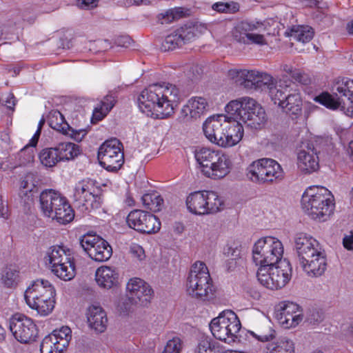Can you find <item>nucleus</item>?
I'll return each instance as SVG.
<instances>
[{"mask_svg": "<svg viewBox=\"0 0 353 353\" xmlns=\"http://www.w3.org/2000/svg\"><path fill=\"white\" fill-rule=\"evenodd\" d=\"M179 97V90L175 85L154 83L141 92L138 98V105L140 110L147 116L164 119L174 113Z\"/></svg>", "mask_w": 353, "mask_h": 353, "instance_id": "f257e3e1", "label": "nucleus"}, {"mask_svg": "<svg viewBox=\"0 0 353 353\" xmlns=\"http://www.w3.org/2000/svg\"><path fill=\"white\" fill-rule=\"evenodd\" d=\"M301 208L310 219L325 221L335 208L334 196L332 192L322 185H310L303 192Z\"/></svg>", "mask_w": 353, "mask_h": 353, "instance_id": "f03ea898", "label": "nucleus"}, {"mask_svg": "<svg viewBox=\"0 0 353 353\" xmlns=\"http://www.w3.org/2000/svg\"><path fill=\"white\" fill-rule=\"evenodd\" d=\"M221 116L209 117L203 125L205 137L212 143L222 148L232 147L243 138V126L230 125L226 120L221 123Z\"/></svg>", "mask_w": 353, "mask_h": 353, "instance_id": "7ed1b4c3", "label": "nucleus"}, {"mask_svg": "<svg viewBox=\"0 0 353 353\" xmlns=\"http://www.w3.org/2000/svg\"><path fill=\"white\" fill-rule=\"evenodd\" d=\"M194 156L201 172L208 178L221 179L230 172V159L221 150L201 148L195 150Z\"/></svg>", "mask_w": 353, "mask_h": 353, "instance_id": "20e7f679", "label": "nucleus"}, {"mask_svg": "<svg viewBox=\"0 0 353 353\" xmlns=\"http://www.w3.org/2000/svg\"><path fill=\"white\" fill-rule=\"evenodd\" d=\"M272 100L285 112L292 120H300L305 125V118L302 117V99L297 85H285L280 83L274 88H270Z\"/></svg>", "mask_w": 353, "mask_h": 353, "instance_id": "39448f33", "label": "nucleus"}, {"mask_svg": "<svg viewBox=\"0 0 353 353\" xmlns=\"http://www.w3.org/2000/svg\"><path fill=\"white\" fill-rule=\"evenodd\" d=\"M334 90L346 97L347 102L342 103L336 94L327 92L315 97L314 101L332 110L340 109L345 115L353 117V79L343 78L337 81Z\"/></svg>", "mask_w": 353, "mask_h": 353, "instance_id": "423d86ee", "label": "nucleus"}, {"mask_svg": "<svg viewBox=\"0 0 353 353\" xmlns=\"http://www.w3.org/2000/svg\"><path fill=\"white\" fill-rule=\"evenodd\" d=\"M186 290L192 297L205 299L213 295L214 288L208 267L202 261H196L186 279Z\"/></svg>", "mask_w": 353, "mask_h": 353, "instance_id": "0eeeda50", "label": "nucleus"}, {"mask_svg": "<svg viewBox=\"0 0 353 353\" xmlns=\"http://www.w3.org/2000/svg\"><path fill=\"white\" fill-rule=\"evenodd\" d=\"M292 266L284 259L276 264L259 266L256 271L259 282L267 289L276 290L285 287L292 278Z\"/></svg>", "mask_w": 353, "mask_h": 353, "instance_id": "6e6552de", "label": "nucleus"}, {"mask_svg": "<svg viewBox=\"0 0 353 353\" xmlns=\"http://www.w3.org/2000/svg\"><path fill=\"white\" fill-rule=\"evenodd\" d=\"M247 177L259 184L280 182L285 177L282 166L276 160L262 158L253 161L247 168Z\"/></svg>", "mask_w": 353, "mask_h": 353, "instance_id": "1a4fd4ad", "label": "nucleus"}, {"mask_svg": "<svg viewBox=\"0 0 353 353\" xmlns=\"http://www.w3.org/2000/svg\"><path fill=\"white\" fill-rule=\"evenodd\" d=\"M210 328L213 336L225 342H241V335L238 334L241 323L237 315L232 310H225L217 317L214 318L210 323Z\"/></svg>", "mask_w": 353, "mask_h": 353, "instance_id": "9d476101", "label": "nucleus"}, {"mask_svg": "<svg viewBox=\"0 0 353 353\" xmlns=\"http://www.w3.org/2000/svg\"><path fill=\"white\" fill-rule=\"evenodd\" d=\"M284 248L276 237L268 236L259 239L252 248V260L256 265H271L283 261Z\"/></svg>", "mask_w": 353, "mask_h": 353, "instance_id": "9b49d317", "label": "nucleus"}, {"mask_svg": "<svg viewBox=\"0 0 353 353\" xmlns=\"http://www.w3.org/2000/svg\"><path fill=\"white\" fill-rule=\"evenodd\" d=\"M188 210L194 214H214L223 209L224 202L214 191H198L186 199Z\"/></svg>", "mask_w": 353, "mask_h": 353, "instance_id": "f8f14e48", "label": "nucleus"}, {"mask_svg": "<svg viewBox=\"0 0 353 353\" xmlns=\"http://www.w3.org/2000/svg\"><path fill=\"white\" fill-rule=\"evenodd\" d=\"M122 143L116 138L105 141L98 151L100 165L108 171L117 172L124 163Z\"/></svg>", "mask_w": 353, "mask_h": 353, "instance_id": "ddd939ff", "label": "nucleus"}, {"mask_svg": "<svg viewBox=\"0 0 353 353\" xmlns=\"http://www.w3.org/2000/svg\"><path fill=\"white\" fill-rule=\"evenodd\" d=\"M80 245L88 256L96 261H106L112 254L108 241L99 236L84 235L80 239Z\"/></svg>", "mask_w": 353, "mask_h": 353, "instance_id": "4468645a", "label": "nucleus"}, {"mask_svg": "<svg viewBox=\"0 0 353 353\" xmlns=\"http://www.w3.org/2000/svg\"><path fill=\"white\" fill-rule=\"evenodd\" d=\"M126 222L130 228L141 233L153 234L161 228V222L156 216L141 210L131 211Z\"/></svg>", "mask_w": 353, "mask_h": 353, "instance_id": "2eb2a0df", "label": "nucleus"}, {"mask_svg": "<svg viewBox=\"0 0 353 353\" xmlns=\"http://www.w3.org/2000/svg\"><path fill=\"white\" fill-rule=\"evenodd\" d=\"M10 330L15 339L22 343L34 341L38 334L37 326L32 320L19 313L11 317Z\"/></svg>", "mask_w": 353, "mask_h": 353, "instance_id": "dca6fc26", "label": "nucleus"}, {"mask_svg": "<svg viewBox=\"0 0 353 353\" xmlns=\"http://www.w3.org/2000/svg\"><path fill=\"white\" fill-rule=\"evenodd\" d=\"M275 316L285 329L295 327L303 320L301 307L291 301L281 302L276 310Z\"/></svg>", "mask_w": 353, "mask_h": 353, "instance_id": "f3484780", "label": "nucleus"}, {"mask_svg": "<svg viewBox=\"0 0 353 353\" xmlns=\"http://www.w3.org/2000/svg\"><path fill=\"white\" fill-rule=\"evenodd\" d=\"M71 338V330L67 326L54 330L43 339L40 346L41 353H62L68 346Z\"/></svg>", "mask_w": 353, "mask_h": 353, "instance_id": "a211bd4d", "label": "nucleus"}, {"mask_svg": "<svg viewBox=\"0 0 353 353\" xmlns=\"http://www.w3.org/2000/svg\"><path fill=\"white\" fill-rule=\"evenodd\" d=\"M267 120L264 108L254 99L244 97V123L252 129H261Z\"/></svg>", "mask_w": 353, "mask_h": 353, "instance_id": "6ab92c4d", "label": "nucleus"}, {"mask_svg": "<svg viewBox=\"0 0 353 353\" xmlns=\"http://www.w3.org/2000/svg\"><path fill=\"white\" fill-rule=\"evenodd\" d=\"M296 166L303 175L312 174L319 169V158L313 146H307L297 152Z\"/></svg>", "mask_w": 353, "mask_h": 353, "instance_id": "aec40b11", "label": "nucleus"}, {"mask_svg": "<svg viewBox=\"0 0 353 353\" xmlns=\"http://www.w3.org/2000/svg\"><path fill=\"white\" fill-rule=\"evenodd\" d=\"M195 37V28L192 26H182L168 34L161 45L163 51H170L182 47Z\"/></svg>", "mask_w": 353, "mask_h": 353, "instance_id": "412c9836", "label": "nucleus"}, {"mask_svg": "<svg viewBox=\"0 0 353 353\" xmlns=\"http://www.w3.org/2000/svg\"><path fill=\"white\" fill-rule=\"evenodd\" d=\"M294 250L299 261L323 249L320 243L312 236L304 232L297 233L294 238Z\"/></svg>", "mask_w": 353, "mask_h": 353, "instance_id": "4be33fe9", "label": "nucleus"}, {"mask_svg": "<svg viewBox=\"0 0 353 353\" xmlns=\"http://www.w3.org/2000/svg\"><path fill=\"white\" fill-rule=\"evenodd\" d=\"M303 272L310 277H318L324 274L327 268V259L324 249L316 252L299 261Z\"/></svg>", "mask_w": 353, "mask_h": 353, "instance_id": "5701e85b", "label": "nucleus"}, {"mask_svg": "<svg viewBox=\"0 0 353 353\" xmlns=\"http://www.w3.org/2000/svg\"><path fill=\"white\" fill-rule=\"evenodd\" d=\"M49 125L63 134L70 135L76 141H81L85 136L84 130L76 131L65 122L63 114L58 110H52L49 114Z\"/></svg>", "mask_w": 353, "mask_h": 353, "instance_id": "b1692460", "label": "nucleus"}, {"mask_svg": "<svg viewBox=\"0 0 353 353\" xmlns=\"http://www.w3.org/2000/svg\"><path fill=\"white\" fill-rule=\"evenodd\" d=\"M264 86L269 89L270 94V88H274L273 78L270 74L244 69V88L257 90Z\"/></svg>", "mask_w": 353, "mask_h": 353, "instance_id": "393cba45", "label": "nucleus"}, {"mask_svg": "<svg viewBox=\"0 0 353 353\" xmlns=\"http://www.w3.org/2000/svg\"><path fill=\"white\" fill-rule=\"evenodd\" d=\"M63 196L53 190H45L39 196L40 208L43 214L49 218L53 216L57 208L62 204Z\"/></svg>", "mask_w": 353, "mask_h": 353, "instance_id": "a878e982", "label": "nucleus"}, {"mask_svg": "<svg viewBox=\"0 0 353 353\" xmlns=\"http://www.w3.org/2000/svg\"><path fill=\"white\" fill-rule=\"evenodd\" d=\"M209 109L207 99L202 97H193L190 99L182 110L184 119L188 118L196 119L205 114Z\"/></svg>", "mask_w": 353, "mask_h": 353, "instance_id": "bb28decb", "label": "nucleus"}, {"mask_svg": "<svg viewBox=\"0 0 353 353\" xmlns=\"http://www.w3.org/2000/svg\"><path fill=\"white\" fill-rule=\"evenodd\" d=\"M86 314L89 327L92 330L97 333H102L106 330L108 317L106 312L101 306H90Z\"/></svg>", "mask_w": 353, "mask_h": 353, "instance_id": "cd10ccee", "label": "nucleus"}, {"mask_svg": "<svg viewBox=\"0 0 353 353\" xmlns=\"http://www.w3.org/2000/svg\"><path fill=\"white\" fill-rule=\"evenodd\" d=\"M56 292L53 285L47 280L41 279L34 281L28 288L24 294L26 301L37 299L40 296H55Z\"/></svg>", "mask_w": 353, "mask_h": 353, "instance_id": "c85d7f7f", "label": "nucleus"}, {"mask_svg": "<svg viewBox=\"0 0 353 353\" xmlns=\"http://www.w3.org/2000/svg\"><path fill=\"white\" fill-rule=\"evenodd\" d=\"M38 192V181L33 173L26 174L20 182L19 195L25 203L32 201L34 194Z\"/></svg>", "mask_w": 353, "mask_h": 353, "instance_id": "c756f323", "label": "nucleus"}, {"mask_svg": "<svg viewBox=\"0 0 353 353\" xmlns=\"http://www.w3.org/2000/svg\"><path fill=\"white\" fill-rule=\"evenodd\" d=\"M95 280L101 288L110 289L118 284L119 274L110 267L101 266L96 271Z\"/></svg>", "mask_w": 353, "mask_h": 353, "instance_id": "7c9ffc66", "label": "nucleus"}, {"mask_svg": "<svg viewBox=\"0 0 353 353\" xmlns=\"http://www.w3.org/2000/svg\"><path fill=\"white\" fill-rule=\"evenodd\" d=\"M27 304L42 316H47L52 312L55 304V296H40L32 301H26Z\"/></svg>", "mask_w": 353, "mask_h": 353, "instance_id": "2f4dec72", "label": "nucleus"}, {"mask_svg": "<svg viewBox=\"0 0 353 353\" xmlns=\"http://www.w3.org/2000/svg\"><path fill=\"white\" fill-rule=\"evenodd\" d=\"M225 112L227 115L225 117L226 121L230 123L233 121L232 125H237L242 126L241 120L243 117V99H238L230 101L225 106Z\"/></svg>", "mask_w": 353, "mask_h": 353, "instance_id": "473e14b6", "label": "nucleus"}, {"mask_svg": "<svg viewBox=\"0 0 353 353\" xmlns=\"http://www.w3.org/2000/svg\"><path fill=\"white\" fill-rule=\"evenodd\" d=\"M61 203L62 204L57 208L53 213V216L50 218L56 219L61 224H66L73 220L74 214L71 206L64 197Z\"/></svg>", "mask_w": 353, "mask_h": 353, "instance_id": "72a5a7b5", "label": "nucleus"}, {"mask_svg": "<svg viewBox=\"0 0 353 353\" xmlns=\"http://www.w3.org/2000/svg\"><path fill=\"white\" fill-rule=\"evenodd\" d=\"M224 347L217 341L209 337L200 339L195 353H224Z\"/></svg>", "mask_w": 353, "mask_h": 353, "instance_id": "f704fd0d", "label": "nucleus"}, {"mask_svg": "<svg viewBox=\"0 0 353 353\" xmlns=\"http://www.w3.org/2000/svg\"><path fill=\"white\" fill-rule=\"evenodd\" d=\"M190 10L181 7L169 9L158 15V21L161 24H168L189 15Z\"/></svg>", "mask_w": 353, "mask_h": 353, "instance_id": "c9c22d12", "label": "nucleus"}, {"mask_svg": "<svg viewBox=\"0 0 353 353\" xmlns=\"http://www.w3.org/2000/svg\"><path fill=\"white\" fill-rule=\"evenodd\" d=\"M293 341L284 336L279 338L276 342L268 345L267 353H294Z\"/></svg>", "mask_w": 353, "mask_h": 353, "instance_id": "e433bc0d", "label": "nucleus"}, {"mask_svg": "<svg viewBox=\"0 0 353 353\" xmlns=\"http://www.w3.org/2000/svg\"><path fill=\"white\" fill-rule=\"evenodd\" d=\"M290 37L302 43H307L314 36L313 29L308 26H293L290 29Z\"/></svg>", "mask_w": 353, "mask_h": 353, "instance_id": "4c0bfd02", "label": "nucleus"}, {"mask_svg": "<svg viewBox=\"0 0 353 353\" xmlns=\"http://www.w3.org/2000/svg\"><path fill=\"white\" fill-rule=\"evenodd\" d=\"M56 148L59 152L60 161L73 159L80 153L79 146L70 142L60 143Z\"/></svg>", "mask_w": 353, "mask_h": 353, "instance_id": "58836bf2", "label": "nucleus"}, {"mask_svg": "<svg viewBox=\"0 0 353 353\" xmlns=\"http://www.w3.org/2000/svg\"><path fill=\"white\" fill-rule=\"evenodd\" d=\"M48 262H65L69 263V261L72 260L69 250H65L63 247L56 245L52 246L47 252Z\"/></svg>", "mask_w": 353, "mask_h": 353, "instance_id": "ea45409f", "label": "nucleus"}, {"mask_svg": "<svg viewBox=\"0 0 353 353\" xmlns=\"http://www.w3.org/2000/svg\"><path fill=\"white\" fill-rule=\"evenodd\" d=\"M154 292L149 284L144 285L129 299L131 302L141 306H146L151 301Z\"/></svg>", "mask_w": 353, "mask_h": 353, "instance_id": "a19ab883", "label": "nucleus"}, {"mask_svg": "<svg viewBox=\"0 0 353 353\" xmlns=\"http://www.w3.org/2000/svg\"><path fill=\"white\" fill-rule=\"evenodd\" d=\"M114 97L111 95H107L104 97L99 105L94 108L92 121H101L113 108L114 105Z\"/></svg>", "mask_w": 353, "mask_h": 353, "instance_id": "79ce46f5", "label": "nucleus"}, {"mask_svg": "<svg viewBox=\"0 0 353 353\" xmlns=\"http://www.w3.org/2000/svg\"><path fill=\"white\" fill-rule=\"evenodd\" d=\"M60 279L68 281L74 279L76 274L75 265L72 259L69 261V263L65 264L58 268L52 269V272Z\"/></svg>", "mask_w": 353, "mask_h": 353, "instance_id": "37998d69", "label": "nucleus"}, {"mask_svg": "<svg viewBox=\"0 0 353 353\" xmlns=\"http://www.w3.org/2000/svg\"><path fill=\"white\" fill-rule=\"evenodd\" d=\"M56 147L43 149L39 154L40 161L46 167H53L60 161Z\"/></svg>", "mask_w": 353, "mask_h": 353, "instance_id": "c03bdc74", "label": "nucleus"}, {"mask_svg": "<svg viewBox=\"0 0 353 353\" xmlns=\"http://www.w3.org/2000/svg\"><path fill=\"white\" fill-rule=\"evenodd\" d=\"M142 201L144 206L152 212L160 211L163 204V199L157 192L144 194Z\"/></svg>", "mask_w": 353, "mask_h": 353, "instance_id": "a18cd8bd", "label": "nucleus"}, {"mask_svg": "<svg viewBox=\"0 0 353 353\" xmlns=\"http://www.w3.org/2000/svg\"><path fill=\"white\" fill-rule=\"evenodd\" d=\"M19 271L14 267H7L2 274L1 281L7 288H12L17 285Z\"/></svg>", "mask_w": 353, "mask_h": 353, "instance_id": "49530a36", "label": "nucleus"}, {"mask_svg": "<svg viewBox=\"0 0 353 353\" xmlns=\"http://www.w3.org/2000/svg\"><path fill=\"white\" fill-rule=\"evenodd\" d=\"M282 68L283 71L291 77L295 81L302 84H306L307 83L308 78L301 70L294 67L291 64H284Z\"/></svg>", "mask_w": 353, "mask_h": 353, "instance_id": "de8ad7c7", "label": "nucleus"}, {"mask_svg": "<svg viewBox=\"0 0 353 353\" xmlns=\"http://www.w3.org/2000/svg\"><path fill=\"white\" fill-rule=\"evenodd\" d=\"M87 194H92L89 190V183L85 181L79 182L74 188V197L79 204L85 200Z\"/></svg>", "mask_w": 353, "mask_h": 353, "instance_id": "09e8293b", "label": "nucleus"}, {"mask_svg": "<svg viewBox=\"0 0 353 353\" xmlns=\"http://www.w3.org/2000/svg\"><path fill=\"white\" fill-rule=\"evenodd\" d=\"M212 8L221 13H234L239 10V5L234 2H217L212 5Z\"/></svg>", "mask_w": 353, "mask_h": 353, "instance_id": "8fccbe9b", "label": "nucleus"}, {"mask_svg": "<svg viewBox=\"0 0 353 353\" xmlns=\"http://www.w3.org/2000/svg\"><path fill=\"white\" fill-rule=\"evenodd\" d=\"M260 297L261 293L256 288L247 287L244 289V299H246L248 303L244 302V306L251 307Z\"/></svg>", "mask_w": 353, "mask_h": 353, "instance_id": "3c124183", "label": "nucleus"}, {"mask_svg": "<svg viewBox=\"0 0 353 353\" xmlns=\"http://www.w3.org/2000/svg\"><path fill=\"white\" fill-rule=\"evenodd\" d=\"M100 197L97 195L92 194H87L85 200L80 203L85 210L90 212L92 209H96L100 207L101 201Z\"/></svg>", "mask_w": 353, "mask_h": 353, "instance_id": "603ef678", "label": "nucleus"}, {"mask_svg": "<svg viewBox=\"0 0 353 353\" xmlns=\"http://www.w3.org/2000/svg\"><path fill=\"white\" fill-rule=\"evenodd\" d=\"M182 347L181 339L175 336L167 342L163 353H181Z\"/></svg>", "mask_w": 353, "mask_h": 353, "instance_id": "864d4df0", "label": "nucleus"}, {"mask_svg": "<svg viewBox=\"0 0 353 353\" xmlns=\"http://www.w3.org/2000/svg\"><path fill=\"white\" fill-rule=\"evenodd\" d=\"M147 284L148 283L146 282L139 278L131 279L127 284V290L129 292V298Z\"/></svg>", "mask_w": 353, "mask_h": 353, "instance_id": "5fc2aeb1", "label": "nucleus"}, {"mask_svg": "<svg viewBox=\"0 0 353 353\" xmlns=\"http://www.w3.org/2000/svg\"><path fill=\"white\" fill-rule=\"evenodd\" d=\"M250 336L254 338V340L257 341L256 348L259 347V342L269 341L274 338V335L272 334L258 336L255 334L253 332L249 330L246 331V332L244 333V340L247 341L248 339H250Z\"/></svg>", "mask_w": 353, "mask_h": 353, "instance_id": "6e6d98bb", "label": "nucleus"}, {"mask_svg": "<svg viewBox=\"0 0 353 353\" xmlns=\"http://www.w3.org/2000/svg\"><path fill=\"white\" fill-rule=\"evenodd\" d=\"M247 39L252 43L259 46H263L267 44L266 39L264 35L261 33L254 32H248L245 34Z\"/></svg>", "mask_w": 353, "mask_h": 353, "instance_id": "4d7b16f0", "label": "nucleus"}, {"mask_svg": "<svg viewBox=\"0 0 353 353\" xmlns=\"http://www.w3.org/2000/svg\"><path fill=\"white\" fill-rule=\"evenodd\" d=\"M228 76L237 85H243V72L241 70L232 69L229 70Z\"/></svg>", "mask_w": 353, "mask_h": 353, "instance_id": "13d9d810", "label": "nucleus"}, {"mask_svg": "<svg viewBox=\"0 0 353 353\" xmlns=\"http://www.w3.org/2000/svg\"><path fill=\"white\" fill-rule=\"evenodd\" d=\"M130 253L132 255L141 261L145 259V252L143 248L137 244H134L130 247Z\"/></svg>", "mask_w": 353, "mask_h": 353, "instance_id": "bf43d9fd", "label": "nucleus"}, {"mask_svg": "<svg viewBox=\"0 0 353 353\" xmlns=\"http://www.w3.org/2000/svg\"><path fill=\"white\" fill-rule=\"evenodd\" d=\"M323 320V315L321 312L313 311L307 317V321L312 325L318 324Z\"/></svg>", "mask_w": 353, "mask_h": 353, "instance_id": "052dcab7", "label": "nucleus"}, {"mask_svg": "<svg viewBox=\"0 0 353 353\" xmlns=\"http://www.w3.org/2000/svg\"><path fill=\"white\" fill-rule=\"evenodd\" d=\"M242 33H243V23L241 22V23H239L237 24V26H236L234 28V29L232 32V34L233 37L235 39V40L236 41L241 42V40L243 39Z\"/></svg>", "mask_w": 353, "mask_h": 353, "instance_id": "680f3d73", "label": "nucleus"}, {"mask_svg": "<svg viewBox=\"0 0 353 353\" xmlns=\"http://www.w3.org/2000/svg\"><path fill=\"white\" fill-rule=\"evenodd\" d=\"M343 246L349 250H353V232L350 235L345 236L343 240Z\"/></svg>", "mask_w": 353, "mask_h": 353, "instance_id": "e2e57ef3", "label": "nucleus"}, {"mask_svg": "<svg viewBox=\"0 0 353 353\" xmlns=\"http://www.w3.org/2000/svg\"><path fill=\"white\" fill-rule=\"evenodd\" d=\"M4 102L5 105L8 108H9L10 110H13L16 104V99L14 94L12 93H8Z\"/></svg>", "mask_w": 353, "mask_h": 353, "instance_id": "0e129e2a", "label": "nucleus"}, {"mask_svg": "<svg viewBox=\"0 0 353 353\" xmlns=\"http://www.w3.org/2000/svg\"><path fill=\"white\" fill-rule=\"evenodd\" d=\"M41 129L38 128V130L36 132V133L34 134V137L30 141V143L28 145H27L26 147H24L21 150V152L26 150L29 147H34V146H35L37 145V143L38 142V139H39V135H40V133H41Z\"/></svg>", "mask_w": 353, "mask_h": 353, "instance_id": "69168bd1", "label": "nucleus"}, {"mask_svg": "<svg viewBox=\"0 0 353 353\" xmlns=\"http://www.w3.org/2000/svg\"><path fill=\"white\" fill-rule=\"evenodd\" d=\"M80 1V0H79ZM97 0H81V4L87 7L93 8L97 6L96 1Z\"/></svg>", "mask_w": 353, "mask_h": 353, "instance_id": "338daca9", "label": "nucleus"}, {"mask_svg": "<svg viewBox=\"0 0 353 353\" xmlns=\"http://www.w3.org/2000/svg\"><path fill=\"white\" fill-rule=\"evenodd\" d=\"M348 154L350 159L353 161V141H350L349 143Z\"/></svg>", "mask_w": 353, "mask_h": 353, "instance_id": "774afa93", "label": "nucleus"}]
</instances>
